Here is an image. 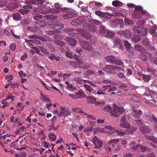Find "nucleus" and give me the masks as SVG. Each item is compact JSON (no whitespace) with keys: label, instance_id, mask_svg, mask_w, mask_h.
<instances>
[{"label":"nucleus","instance_id":"obj_1","mask_svg":"<svg viewBox=\"0 0 157 157\" xmlns=\"http://www.w3.org/2000/svg\"><path fill=\"white\" fill-rule=\"evenodd\" d=\"M136 50L140 52L142 54L140 56L141 60L143 61H146L147 60L148 56L149 58L151 57V55L148 52L146 51L145 49L143 48L142 46L139 45H136L134 46Z\"/></svg>","mask_w":157,"mask_h":157},{"label":"nucleus","instance_id":"obj_2","mask_svg":"<svg viewBox=\"0 0 157 157\" xmlns=\"http://www.w3.org/2000/svg\"><path fill=\"white\" fill-rule=\"evenodd\" d=\"M113 105L114 107L113 108V110L111 111L110 115L115 117H118L120 114H122L124 112V109L122 107H119L117 106L115 103Z\"/></svg>","mask_w":157,"mask_h":157},{"label":"nucleus","instance_id":"obj_3","mask_svg":"<svg viewBox=\"0 0 157 157\" xmlns=\"http://www.w3.org/2000/svg\"><path fill=\"white\" fill-rule=\"evenodd\" d=\"M102 70L109 74H113L116 73V71L115 66L110 65H107L105 68L102 69Z\"/></svg>","mask_w":157,"mask_h":157},{"label":"nucleus","instance_id":"obj_4","mask_svg":"<svg viewBox=\"0 0 157 157\" xmlns=\"http://www.w3.org/2000/svg\"><path fill=\"white\" fill-rule=\"evenodd\" d=\"M66 13L62 16L63 18L65 19L72 18L75 16V14L74 11L71 9H67Z\"/></svg>","mask_w":157,"mask_h":157},{"label":"nucleus","instance_id":"obj_5","mask_svg":"<svg viewBox=\"0 0 157 157\" xmlns=\"http://www.w3.org/2000/svg\"><path fill=\"white\" fill-rule=\"evenodd\" d=\"M126 116H124L121 119L120 126L125 128L128 129L130 128V125L128 121L126 120Z\"/></svg>","mask_w":157,"mask_h":157},{"label":"nucleus","instance_id":"obj_6","mask_svg":"<svg viewBox=\"0 0 157 157\" xmlns=\"http://www.w3.org/2000/svg\"><path fill=\"white\" fill-rule=\"evenodd\" d=\"M133 31L136 33H137L140 35L144 36L146 34V31L142 29L139 26H134L133 29Z\"/></svg>","mask_w":157,"mask_h":157},{"label":"nucleus","instance_id":"obj_7","mask_svg":"<svg viewBox=\"0 0 157 157\" xmlns=\"http://www.w3.org/2000/svg\"><path fill=\"white\" fill-rule=\"evenodd\" d=\"M81 47L84 49L88 51H91L93 50L91 45L86 41H82L81 42Z\"/></svg>","mask_w":157,"mask_h":157},{"label":"nucleus","instance_id":"obj_8","mask_svg":"<svg viewBox=\"0 0 157 157\" xmlns=\"http://www.w3.org/2000/svg\"><path fill=\"white\" fill-rule=\"evenodd\" d=\"M82 29L77 30L73 29H66V31L69 36H74L77 33H80L81 31H82Z\"/></svg>","mask_w":157,"mask_h":157},{"label":"nucleus","instance_id":"obj_9","mask_svg":"<svg viewBox=\"0 0 157 157\" xmlns=\"http://www.w3.org/2000/svg\"><path fill=\"white\" fill-rule=\"evenodd\" d=\"M148 13L147 11L141 12H134L133 17L134 18L140 19L142 17L143 15L147 16Z\"/></svg>","mask_w":157,"mask_h":157},{"label":"nucleus","instance_id":"obj_10","mask_svg":"<svg viewBox=\"0 0 157 157\" xmlns=\"http://www.w3.org/2000/svg\"><path fill=\"white\" fill-rule=\"evenodd\" d=\"M59 112V113L57 115L60 116L63 115L65 118L70 114V111L68 109L66 110L63 107H60Z\"/></svg>","mask_w":157,"mask_h":157},{"label":"nucleus","instance_id":"obj_11","mask_svg":"<svg viewBox=\"0 0 157 157\" xmlns=\"http://www.w3.org/2000/svg\"><path fill=\"white\" fill-rule=\"evenodd\" d=\"M132 110L133 116L136 119L139 118L142 114V111L140 109L135 108H133Z\"/></svg>","mask_w":157,"mask_h":157},{"label":"nucleus","instance_id":"obj_12","mask_svg":"<svg viewBox=\"0 0 157 157\" xmlns=\"http://www.w3.org/2000/svg\"><path fill=\"white\" fill-rule=\"evenodd\" d=\"M140 130L143 133L147 134L151 131V129L148 126L144 125L140 128Z\"/></svg>","mask_w":157,"mask_h":157},{"label":"nucleus","instance_id":"obj_13","mask_svg":"<svg viewBox=\"0 0 157 157\" xmlns=\"http://www.w3.org/2000/svg\"><path fill=\"white\" fill-rule=\"evenodd\" d=\"M136 148L139 149L142 152H144L147 150L148 151H149L150 150V149H149L148 147L141 145L139 144L137 145L136 146V147H134L133 149H136Z\"/></svg>","mask_w":157,"mask_h":157},{"label":"nucleus","instance_id":"obj_14","mask_svg":"<svg viewBox=\"0 0 157 157\" xmlns=\"http://www.w3.org/2000/svg\"><path fill=\"white\" fill-rule=\"evenodd\" d=\"M114 147V144L107 142L105 144V149L106 150L110 151H111L112 149H113Z\"/></svg>","mask_w":157,"mask_h":157},{"label":"nucleus","instance_id":"obj_15","mask_svg":"<svg viewBox=\"0 0 157 157\" xmlns=\"http://www.w3.org/2000/svg\"><path fill=\"white\" fill-rule=\"evenodd\" d=\"M116 58L112 56H107L106 58L107 61L111 64H114L116 61Z\"/></svg>","mask_w":157,"mask_h":157},{"label":"nucleus","instance_id":"obj_16","mask_svg":"<svg viewBox=\"0 0 157 157\" xmlns=\"http://www.w3.org/2000/svg\"><path fill=\"white\" fill-rule=\"evenodd\" d=\"M66 40L68 42V44L71 46H74L76 44V42L74 39L68 37L66 39Z\"/></svg>","mask_w":157,"mask_h":157},{"label":"nucleus","instance_id":"obj_17","mask_svg":"<svg viewBox=\"0 0 157 157\" xmlns=\"http://www.w3.org/2000/svg\"><path fill=\"white\" fill-rule=\"evenodd\" d=\"M12 101L13 100H9L6 98L4 99L2 102V104H3L2 107L4 108L6 107V106L9 105L10 103L12 102Z\"/></svg>","mask_w":157,"mask_h":157},{"label":"nucleus","instance_id":"obj_18","mask_svg":"<svg viewBox=\"0 0 157 157\" xmlns=\"http://www.w3.org/2000/svg\"><path fill=\"white\" fill-rule=\"evenodd\" d=\"M35 23L38 25V26H41V27H44L45 26L47 23L46 21L43 19L40 20L39 21H36Z\"/></svg>","mask_w":157,"mask_h":157},{"label":"nucleus","instance_id":"obj_19","mask_svg":"<svg viewBox=\"0 0 157 157\" xmlns=\"http://www.w3.org/2000/svg\"><path fill=\"white\" fill-rule=\"evenodd\" d=\"M132 36V33L128 30H125V33L124 35V37L127 39H129Z\"/></svg>","mask_w":157,"mask_h":157},{"label":"nucleus","instance_id":"obj_20","mask_svg":"<svg viewBox=\"0 0 157 157\" xmlns=\"http://www.w3.org/2000/svg\"><path fill=\"white\" fill-rule=\"evenodd\" d=\"M81 31L80 33L81 34L82 37L87 40L90 39L91 38V36L90 33L85 32L84 33L81 32Z\"/></svg>","mask_w":157,"mask_h":157},{"label":"nucleus","instance_id":"obj_21","mask_svg":"<svg viewBox=\"0 0 157 157\" xmlns=\"http://www.w3.org/2000/svg\"><path fill=\"white\" fill-rule=\"evenodd\" d=\"M63 25L62 24H58L54 25L53 27V29L57 31L58 30L62 29L63 27Z\"/></svg>","mask_w":157,"mask_h":157},{"label":"nucleus","instance_id":"obj_22","mask_svg":"<svg viewBox=\"0 0 157 157\" xmlns=\"http://www.w3.org/2000/svg\"><path fill=\"white\" fill-rule=\"evenodd\" d=\"M145 136L147 139L152 141L154 143L157 144V138H156L154 136L148 135H145Z\"/></svg>","mask_w":157,"mask_h":157},{"label":"nucleus","instance_id":"obj_23","mask_svg":"<svg viewBox=\"0 0 157 157\" xmlns=\"http://www.w3.org/2000/svg\"><path fill=\"white\" fill-rule=\"evenodd\" d=\"M13 17L14 20L18 21L21 19V16L19 13H16L13 15Z\"/></svg>","mask_w":157,"mask_h":157},{"label":"nucleus","instance_id":"obj_24","mask_svg":"<svg viewBox=\"0 0 157 157\" xmlns=\"http://www.w3.org/2000/svg\"><path fill=\"white\" fill-rule=\"evenodd\" d=\"M114 44L118 48H121L122 46V41L119 38H117L115 40Z\"/></svg>","mask_w":157,"mask_h":157},{"label":"nucleus","instance_id":"obj_25","mask_svg":"<svg viewBox=\"0 0 157 157\" xmlns=\"http://www.w3.org/2000/svg\"><path fill=\"white\" fill-rule=\"evenodd\" d=\"M36 3L38 4L41 5V6L45 7L46 6L47 2L45 0H37Z\"/></svg>","mask_w":157,"mask_h":157},{"label":"nucleus","instance_id":"obj_26","mask_svg":"<svg viewBox=\"0 0 157 157\" xmlns=\"http://www.w3.org/2000/svg\"><path fill=\"white\" fill-rule=\"evenodd\" d=\"M34 12L38 13H42L43 14H45L46 12L45 11H43L40 8H36L33 9Z\"/></svg>","mask_w":157,"mask_h":157},{"label":"nucleus","instance_id":"obj_27","mask_svg":"<svg viewBox=\"0 0 157 157\" xmlns=\"http://www.w3.org/2000/svg\"><path fill=\"white\" fill-rule=\"evenodd\" d=\"M48 57L51 60H53L55 59L56 61H59V56L56 57V56L53 54H51Z\"/></svg>","mask_w":157,"mask_h":157},{"label":"nucleus","instance_id":"obj_28","mask_svg":"<svg viewBox=\"0 0 157 157\" xmlns=\"http://www.w3.org/2000/svg\"><path fill=\"white\" fill-rule=\"evenodd\" d=\"M87 27L91 33H94L97 30L96 26L95 25H89Z\"/></svg>","mask_w":157,"mask_h":157},{"label":"nucleus","instance_id":"obj_29","mask_svg":"<svg viewBox=\"0 0 157 157\" xmlns=\"http://www.w3.org/2000/svg\"><path fill=\"white\" fill-rule=\"evenodd\" d=\"M86 99L88 103H93L96 101L95 98L90 96L87 97Z\"/></svg>","mask_w":157,"mask_h":157},{"label":"nucleus","instance_id":"obj_30","mask_svg":"<svg viewBox=\"0 0 157 157\" xmlns=\"http://www.w3.org/2000/svg\"><path fill=\"white\" fill-rule=\"evenodd\" d=\"M44 17L45 19L50 20H53L58 18L57 16L55 15H46L44 16Z\"/></svg>","mask_w":157,"mask_h":157},{"label":"nucleus","instance_id":"obj_31","mask_svg":"<svg viewBox=\"0 0 157 157\" xmlns=\"http://www.w3.org/2000/svg\"><path fill=\"white\" fill-rule=\"evenodd\" d=\"M112 5L115 7L121 6L122 5V3L119 1H115L112 2Z\"/></svg>","mask_w":157,"mask_h":157},{"label":"nucleus","instance_id":"obj_32","mask_svg":"<svg viewBox=\"0 0 157 157\" xmlns=\"http://www.w3.org/2000/svg\"><path fill=\"white\" fill-rule=\"evenodd\" d=\"M83 87L86 88V90L88 91L89 93L93 94V91H94L93 89L90 88V86L86 84L83 85Z\"/></svg>","mask_w":157,"mask_h":157},{"label":"nucleus","instance_id":"obj_33","mask_svg":"<svg viewBox=\"0 0 157 157\" xmlns=\"http://www.w3.org/2000/svg\"><path fill=\"white\" fill-rule=\"evenodd\" d=\"M132 39L133 42H137L140 40V37L139 36H133Z\"/></svg>","mask_w":157,"mask_h":157},{"label":"nucleus","instance_id":"obj_34","mask_svg":"<svg viewBox=\"0 0 157 157\" xmlns=\"http://www.w3.org/2000/svg\"><path fill=\"white\" fill-rule=\"evenodd\" d=\"M48 137L50 140L52 141H55L56 139L55 135L52 133H50L49 134Z\"/></svg>","mask_w":157,"mask_h":157},{"label":"nucleus","instance_id":"obj_35","mask_svg":"<svg viewBox=\"0 0 157 157\" xmlns=\"http://www.w3.org/2000/svg\"><path fill=\"white\" fill-rule=\"evenodd\" d=\"M145 23L144 20H140L137 22V25L139 26L141 28L143 27V25Z\"/></svg>","mask_w":157,"mask_h":157},{"label":"nucleus","instance_id":"obj_36","mask_svg":"<svg viewBox=\"0 0 157 157\" xmlns=\"http://www.w3.org/2000/svg\"><path fill=\"white\" fill-rule=\"evenodd\" d=\"M142 43L143 45L145 46H147L148 47H149L150 46L149 40L147 38H144L142 42Z\"/></svg>","mask_w":157,"mask_h":157},{"label":"nucleus","instance_id":"obj_37","mask_svg":"<svg viewBox=\"0 0 157 157\" xmlns=\"http://www.w3.org/2000/svg\"><path fill=\"white\" fill-rule=\"evenodd\" d=\"M127 87L125 86L122 85L121 86H120L119 87V90L118 91V93H121L123 92V91L127 90Z\"/></svg>","mask_w":157,"mask_h":157},{"label":"nucleus","instance_id":"obj_38","mask_svg":"<svg viewBox=\"0 0 157 157\" xmlns=\"http://www.w3.org/2000/svg\"><path fill=\"white\" fill-rule=\"evenodd\" d=\"M124 22L125 25H132L133 24V23L132 21L128 18H126L125 19Z\"/></svg>","mask_w":157,"mask_h":157},{"label":"nucleus","instance_id":"obj_39","mask_svg":"<svg viewBox=\"0 0 157 157\" xmlns=\"http://www.w3.org/2000/svg\"><path fill=\"white\" fill-rule=\"evenodd\" d=\"M114 63L118 65L124 67L123 62L120 59H116V61H115Z\"/></svg>","mask_w":157,"mask_h":157},{"label":"nucleus","instance_id":"obj_40","mask_svg":"<svg viewBox=\"0 0 157 157\" xmlns=\"http://www.w3.org/2000/svg\"><path fill=\"white\" fill-rule=\"evenodd\" d=\"M144 12V11H146L143 10L142 7L140 6H136L135 7V9L134 12Z\"/></svg>","mask_w":157,"mask_h":157},{"label":"nucleus","instance_id":"obj_41","mask_svg":"<svg viewBox=\"0 0 157 157\" xmlns=\"http://www.w3.org/2000/svg\"><path fill=\"white\" fill-rule=\"evenodd\" d=\"M99 33L101 35H103L105 34L106 31L104 27L102 25L100 26V28L99 30Z\"/></svg>","mask_w":157,"mask_h":157},{"label":"nucleus","instance_id":"obj_42","mask_svg":"<svg viewBox=\"0 0 157 157\" xmlns=\"http://www.w3.org/2000/svg\"><path fill=\"white\" fill-rule=\"evenodd\" d=\"M30 42H32L33 43L36 44H39L40 43V41L36 40H25V43L26 44H27L28 43H30Z\"/></svg>","mask_w":157,"mask_h":157},{"label":"nucleus","instance_id":"obj_43","mask_svg":"<svg viewBox=\"0 0 157 157\" xmlns=\"http://www.w3.org/2000/svg\"><path fill=\"white\" fill-rule=\"evenodd\" d=\"M7 8L9 11H12L15 9L16 6L14 4H10L7 6Z\"/></svg>","mask_w":157,"mask_h":157},{"label":"nucleus","instance_id":"obj_44","mask_svg":"<svg viewBox=\"0 0 157 157\" xmlns=\"http://www.w3.org/2000/svg\"><path fill=\"white\" fill-rule=\"evenodd\" d=\"M80 23L78 19H74L71 22V24L74 25H78Z\"/></svg>","mask_w":157,"mask_h":157},{"label":"nucleus","instance_id":"obj_45","mask_svg":"<svg viewBox=\"0 0 157 157\" xmlns=\"http://www.w3.org/2000/svg\"><path fill=\"white\" fill-rule=\"evenodd\" d=\"M124 43L125 48L127 50L129 49L131 47V44L128 41L125 40H124Z\"/></svg>","mask_w":157,"mask_h":157},{"label":"nucleus","instance_id":"obj_46","mask_svg":"<svg viewBox=\"0 0 157 157\" xmlns=\"http://www.w3.org/2000/svg\"><path fill=\"white\" fill-rule=\"evenodd\" d=\"M95 13L97 15L103 17H105V13L104 12H101L100 10L96 11Z\"/></svg>","mask_w":157,"mask_h":157},{"label":"nucleus","instance_id":"obj_47","mask_svg":"<svg viewBox=\"0 0 157 157\" xmlns=\"http://www.w3.org/2000/svg\"><path fill=\"white\" fill-rule=\"evenodd\" d=\"M143 78L145 82H148L150 80L151 76L150 75H143Z\"/></svg>","mask_w":157,"mask_h":157},{"label":"nucleus","instance_id":"obj_48","mask_svg":"<svg viewBox=\"0 0 157 157\" xmlns=\"http://www.w3.org/2000/svg\"><path fill=\"white\" fill-rule=\"evenodd\" d=\"M65 83L66 85L68 86H67V88L68 90H74V89L72 86V84H70L69 86V83L68 81H66Z\"/></svg>","mask_w":157,"mask_h":157},{"label":"nucleus","instance_id":"obj_49","mask_svg":"<svg viewBox=\"0 0 157 157\" xmlns=\"http://www.w3.org/2000/svg\"><path fill=\"white\" fill-rule=\"evenodd\" d=\"M93 128L90 127H86L84 129L83 131L84 132H91L93 131Z\"/></svg>","mask_w":157,"mask_h":157},{"label":"nucleus","instance_id":"obj_50","mask_svg":"<svg viewBox=\"0 0 157 157\" xmlns=\"http://www.w3.org/2000/svg\"><path fill=\"white\" fill-rule=\"evenodd\" d=\"M73 111L76 112H78L79 113H84V112L82 111V110H81V109L80 108L75 107L72 109Z\"/></svg>","mask_w":157,"mask_h":157},{"label":"nucleus","instance_id":"obj_51","mask_svg":"<svg viewBox=\"0 0 157 157\" xmlns=\"http://www.w3.org/2000/svg\"><path fill=\"white\" fill-rule=\"evenodd\" d=\"M29 10L27 9H21L19 10V12L22 15L25 14L29 12Z\"/></svg>","mask_w":157,"mask_h":157},{"label":"nucleus","instance_id":"obj_52","mask_svg":"<svg viewBox=\"0 0 157 157\" xmlns=\"http://www.w3.org/2000/svg\"><path fill=\"white\" fill-rule=\"evenodd\" d=\"M63 38V36L61 35L57 34L54 36V38L55 40H61Z\"/></svg>","mask_w":157,"mask_h":157},{"label":"nucleus","instance_id":"obj_53","mask_svg":"<svg viewBox=\"0 0 157 157\" xmlns=\"http://www.w3.org/2000/svg\"><path fill=\"white\" fill-rule=\"evenodd\" d=\"M40 50L42 52L45 54L46 55H49V52H48L47 50L44 48L42 47H40Z\"/></svg>","mask_w":157,"mask_h":157},{"label":"nucleus","instance_id":"obj_54","mask_svg":"<svg viewBox=\"0 0 157 157\" xmlns=\"http://www.w3.org/2000/svg\"><path fill=\"white\" fill-rule=\"evenodd\" d=\"M147 71L149 72L154 73L155 71V70L153 69L152 67H151L149 65L147 66Z\"/></svg>","mask_w":157,"mask_h":157},{"label":"nucleus","instance_id":"obj_55","mask_svg":"<svg viewBox=\"0 0 157 157\" xmlns=\"http://www.w3.org/2000/svg\"><path fill=\"white\" fill-rule=\"evenodd\" d=\"M56 43L61 46H64L66 45V43L63 42L58 40L56 41Z\"/></svg>","mask_w":157,"mask_h":157},{"label":"nucleus","instance_id":"obj_56","mask_svg":"<svg viewBox=\"0 0 157 157\" xmlns=\"http://www.w3.org/2000/svg\"><path fill=\"white\" fill-rule=\"evenodd\" d=\"M156 29V27L152 26L151 28L149 29H148L150 33L152 34L155 32Z\"/></svg>","mask_w":157,"mask_h":157},{"label":"nucleus","instance_id":"obj_57","mask_svg":"<svg viewBox=\"0 0 157 157\" xmlns=\"http://www.w3.org/2000/svg\"><path fill=\"white\" fill-rule=\"evenodd\" d=\"M113 34L112 32L107 31V34L105 35V36L106 37L111 38V37H113Z\"/></svg>","mask_w":157,"mask_h":157},{"label":"nucleus","instance_id":"obj_58","mask_svg":"<svg viewBox=\"0 0 157 157\" xmlns=\"http://www.w3.org/2000/svg\"><path fill=\"white\" fill-rule=\"evenodd\" d=\"M36 2V0H28L27 1L25 2V3L26 4L32 5L35 3Z\"/></svg>","mask_w":157,"mask_h":157},{"label":"nucleus","instance_id":"obj_59","mask_svg":"<svg viewBox=\"0 0 157 157\" xmlns=\"http://www.w3.org/2000/svg\"><path fill=\"white\" fill-rule=\"evenodd\" d=\"M66 56L68 58H72L73 57L72 53L71 52L66 51Z\"/></svg>","mask_w":157,"mask_h":157},{"label":"nucleus","instance_id":"obj_60","mask_svg":"<svg viewBox=\"0 0 157 157\" xmlns=\"http://www.w3.org/2000/svg\"><path fill=\"white\" fill-rule=\"evenodd\" d=\"M43 17L42 15H36L33 17L34 19L36 20H39Z\"/></svg>","mask_w":157,"mask_h":157},{"label":"nucleus","instance_id":"obj_61","mask_svg":"<svg viewBox=\"0 0 157 157\" xmlns=\"http://www.w3.org/2000/svg\"><path fill=\"white\" fill-rule=\"evenodd\" d=\"M6 5L7 3L6 2L2 0H0V8L6 6Z\"/></svg>","mask_w":157,"mask_h":157},{"label":"nucleus","instance_id":"obj_62","mask_svg":"<svg viewBox=\"0 0 157 157\" xmlns=\"http://www.w3.org/2000/svg\"><path fill=\"white\" fill-rule=\"evenodd\" d=\"M98 140V138L96 136H94L93 138L92 142L95 146H96L97 145V142Z\"/></svg>","mask_w":157,"mask_h":157},{"label":"nucleus","instance_id":"obj_63","mask_svg":"<svg viewBox=\"0 0 157 157\" xmlns=\"http://www.w3.org/2000/svg\"><path fill=\"white\" fill-rule=\"evenodd\" d=\"M10 49L12 51H14L15 50L16 48V45L15 44L13 43L10 46Z\"/></svg>","mask_w":157,"mask_h":157},{"label":"nucleus","instance_id":"obj_64","mask_svg":"<svg viewBox=\"0 0 157 157\" xmlns=\"http://www.w3.org/2000/svg\"><path fill=\"white\" fill-rule=\"evenodd\" d=\"M18 74L19 76L20 77H25L26 76V74L24 73L22 71H21L18 72Z\"/></svg>","mask_w":157,"mask_h":157}]
</instances>
